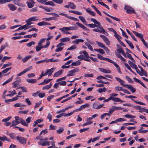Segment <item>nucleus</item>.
I'll return each mask as SVG.
<instances>
[{
	"instance_id": "nucleus-1",
	"label": "nucleus",
	"mask_w": 148,
	"mask_h": 148,
	"mask_svg": "<svg viewBox=\"0 0 148 148\" xmlns=\"http://www.w3.org/2000/svg\"><path fill=\"white\" fill-rule=\"evenodd\" d=\"M90 20L91 21L93 22L95 24L98 25V27L100 29L99 30L98 28H94L93 29V31L101 33H105L106 31L103 28L99 22L97 21L95 19L93 18H91Z\"/></svg>"
},
{
	"instance_id": "nucleus-2",
	"label": "nucleus",
	"mask_w": 148,
	"mask_h": 148,
	"mask_svg": "<svg viewBox=\"0 0 148 148\" xmlns=\"http://www.w3.org/2000/svg\"><path fill=\"white\" fill-rule=\"evenodd\" d=\"M73 25L75 26H70L68 27H64L62 28H59V29L61 30L64 34H71V33L67 31L77 30L78 28V27H77L75 24H74Z\"/></svg>"
},
{
	"instance_id": "nucleus-3",
	"label": "nucleus",
	"mask_w": 148,
	"mask_h": 148,
	"mask_svg": "<svg viewBox=\"0 0 148 148\" xmlns=\"http://www.w3.org/2000/svg\"><path fill=\"white\" fill-rule=\"evenodd\" d=\"M48 140V138H45L43 139H40V141L38 142L39 145H41L42 146H45L46 145H49L50 142L46 141Z\"/></svg>"
},
{
	"instance_id": "nucleus-4",
	"label": "nucleus",
	"mask_w": 148,
	"mask_h": 148,
	"mask_svg": "<svg viewBox=\"0 0 148 148\" xmlns=\"http://www.w3.org/2000/svg\"><path fill=\"white\" fill-rule=\"evenodd\" d=\"M16 139L18 142L23 145L25 144L27 141V139L26 138L19 136H17Z\"/></svg>"
},
{
	"instance_id": "nucleus-5",
	"label": "nucleus",
	"mask_w": 148,
	"mask_h": 148,
	"mask_svg": "<svg viewBox=\"0 0 148 148\" xmlns=\"http://www.w3.org/2000/svg\"><path fill=\"white\" fill-rule=\"evenodd\" d=\"M124 9L126 10V12L127 14H131L132 13H136V12H134V9L131 7L125 6L124 7Z\"/></svg>"
},
{
	"instance_id": "nucleus-6",
	"label": "nucleus",
	"mask_w": 148,
	"mask_h": 148,
	"mask_svg": "<svg viewBox=\"0 0 148 148\" xmlns=\"http://www.w3.org/2000/svg\"><path fill=\"white\" fill-rule=\"evenodd\" d=\"M14 118L15 120L12 121V125L10 127L16 126L20 123V117L18 116H16Z\"/></svg>"
},
{
	"instance_id": "nucleus-7",
	"label": "nucleus",
	"mask_w": 148,
	"mask_h": 148,
	"mask_svg": "<svg viewBox=\"0 0 148 148\" xmlns=\"http://www.w3.org/2000/svg\"><path fill=\"white\" fill-rule=\"evenodd\" d=\"M100 36L103 39L104 42L108 45H110V42L108 38L105 36L104 35H100Z\"/></svg>"
},
{
	"instance_id": "nucleus-8",
	"label": "nucleus",
	"mask_w": 148,
	"mask_h": 148,
	"mask_svg": "<svg viewBox=\"0 0 148 148\" xmlns=\"http://www.w3.org/2000/svg\"><path fill=\"white\" fill-rule=\"evenodd\" d=\"M32 69V66H29L27 69H24L23 71L18 73L17 75V76L18 77L20 76L25 73H26L27 71L30 70Z\"/></svg>"
},
{
	"instance_id": "nucleus-9",
	"label": "nucleus",
	"mask_w": 148,
	"mask_h": 148,
	"mask_svg": "<svg viewBox=\"0 0 148 148\" xmlns=\"http://www.w3.org/2000/svg\"><path fill=\"white\" fill-rule=\"evenodd\" d=\"M55 69V68H52L50 69L46 70H45V73H46L47 75H48V77L51 76Z\"/></svg>"
},
{
	"instance_id": "nucleus-10",
	"label": "nucleus",
	"mask_w": 148,
	"mask_h": 148,
	"mask_svg": "<svg viewBox=\"0 0 148 148\" xmlns=\"http://www.w3.org/2000/svg\"><path fill=\"white\" fill-rule=\"evenodd\" d=\"M8 6L10 10L12 11L16 10L17 8V7L13 4H8Z\"/></svg>"
},
{
	"instance_id": "nucleus-11",
	"label": "nucleus",
	"mask_w": 148,
	"mask_h": 148,
	"mask_svg": "<svg viewBox=\"0 0 148 148\" xmlns=\"http://www.w3.org/2000/svg\"><path fill=\"white\" fill-rule=\"evenodd\" d=\"M126 88H128L133 93H134L136 91L135 88L132 87L131 85L127 84Z\"/></svg>"
},
{
	"instance_id": "nucleus-12",
	"label": "nucleus",
	"mask_w": 148,
	"mask_h": 148,
	"mask_svg": "<svg viewBox=\"0 0 148 148\" xmlns=\"http://www.w3.org/2000/svg\"><path fill=\"white\" fill-rule=\"evenodd\" d=\"M13 1V3L19 6H23L22 4L20 3V0H12Z\"/></svg>"
},
{
	"instance_id": "nucleus-13",
	"label": "nucleus",
	"mask_w": 148,
	"mask_h": 148,
	"mask_svg": "<svg viewBox=\"0 0 148 148\" xmlns=\"http://www.w3.org/2000/svg\"><path fill=\"white\" fill-rule=\"evenodd\" d=\"M37 25L39 26H42L44 25H50L51 24L49 23L45 22V21H42L37 23Z\"/></svg>"
},
{
	"instance_id": "nucleus-14",
	"label": "nucleus",
	"mask_w": 148,
	"mask_h": 148,
	"mask_svg": "<svg viewBox=\"0 0 148 148\" xmlns=\"http://www.w3.org/2000/svg\"><path fill=\"white\" fill-rule=\"evenodd\" d=\"M84 41V40L82 39H77L75 40H73L72 41V43L76 45H77L79 44L80 42H83Z\"/></svg>"
},
{
	"instance_id": "nucleus-15",
	"label": "nucleus",
	"mask_w": 148,
	"mask_h": 148,
	"mask_svg": "<svg viewBox=\"0 0 148 148\" xmlns=\"http://www.w3.org/2000/svg\"><path fill=\"white\" fill-rule=\"evenodd\" d=\"M63 72L62 70H61L59 71L58 72H56L53 75L54 77H57L59 76L60 75H61Z\"/></svg>"
},
{
	"instance_id": "nucleus-16",
	"label": "nucleus",
	"mask_w": 148,
	"mask_h": 148,
	"mask_svg": "<svg viewBox=\"0 0 148 148\" xmlns=\"http://www.w3.org/2000/svg\"><path fill=\"white\" fill-rule=\"evenodd\" d=\"M111 100L114 102H119L121 103L125 102L124 101L121 100L118 97H111Z\"/></svg>"
},
{
	"instance_id": "nucleus-17",
	"label": "nucleus",
	"mask_w": 148,
	"mask_h": 148,
	"mask_svg": "<svg viewBox=\"0 0 148 148\" xmlns=\"http://www.w3.org/2000/svg\"><path fill=\"white\" fill-rule=\"evenodd\" d=\"M70 38L69 37H65L61 38L60 39V42H62L64 43L66 42H69L70 41Z\"/></svg>"
},
{
	"instance_id": "nucleus-18",
	"label": "nucleus",
	"mask_w": 148,
	"mask_h": 148,
	"mask_svg": "<svg viewBox=\"0 0 148 148\" xmlns=\"http://www.w3.org/2000/svg\"><path fill=\"white\" fill-rule=\"evenodd\" d=\"M100 70L103 73H111V71L110 70H106L105 69L100 68H99Z\"/></svg>"
},
{
	"instance_id": "nucleus-19",
	"label": "nucleus",
	"mask_w": 148,
	"mask_h": 148,
	"mask_svg": "<svg viewBox=\"0 0 148 148\" xmlns=\"http://www.w3.org/2000/svg\"><path fill=\"white\" fill-rule=\"evenodd\" d=\"M94 50L95 51L98 52L101 54H103L105 53V52L104 50L101 49H94Z\"/></svg>"
},
{
	"instance_id": "nucleus-20",
	"label": "nucleus",
	"mask_w": 148,
	"mask_h": 148,
	"mask_svg": "<svg viewBox=\"0 0 148 148\" xmlns=\"http://www.w3.org/2000/svg\"><path fill=\"white\" fill-rule=\"evenodd\" d=\"M26 81L27 82L30 83H35L37 81V80L35 79H27Z\"/></svg>"
},
{
	"instance_id": "nucleus-21",
	"label": "nucleus",
	"mask_w": 148,
	"mask_h": 148,
	"mask_svg": "<svg viewBox=\"0 0 148 148\" xmlns=\"http://www.w3.org/2000/svg\"><path fill=\"white\" fill-rule=\"evenodd\" d=\"M133 33L137 37L140 38V39L143 37V35L142 34H140L138 33L136 31H133Z\"/></svg>"
},
{
	"instance_id": "nucleus-22",
	"label": "nucleus",
	"mask_w": 148,
	"mask_h": 148,
	"mask_svg": "<svg viewBox=\"0 0 148 148\" xmlns=\"http://www.w3.org/2000/svg\"><path fill=\"white\" fill-rule=\"evenodd\" d=\"M23 125L25 126H28V124H27L25 121L22 118H20V123Z\"/></svg>"
},
{
	"instance_id": "nucleus-23",
	"label": "nucleus",
	"mask_w": 148,
	"mask_h": 148,
	"mask_svg": "<svg viewBox=\"0 0 148 148\" xmlns=\"http://www.w3.org/2000/svg\"><path fill=\"white\" fill-rule=\"evenodd\" d=\"M76 24L78 25L79 26L81 27V28L83 29L87 30V28L85 27L84 25L83 24H82L81 23H78V22H77L76 23Z\"/></svg>"
},
{
	"instance_id": "nucleus-24",
	"label": "nucleus",
	"mask_w": 148,
	"mask_h": 148,
	"mask_svg": "<svg viewBox=\"0 0 148 148\" xmlns=\"http://www.w3.org/2000/svg\"><path fill=\"white\" fill-rule=\"evenodd\" d=\"M86 10L88 13L92 16H95L96 15L95 13L90 10L89 8L86 9Z\"/></svg>"
},
{
	"instance_id": "nucleus-25",
	"label": "nucleus",
	"mask_w": 148,
	"mask_h": 148,
	"mask_svg": "<svg viewBox=\"0 0 148 148\" xmlns=\"http://www.w3.org/2000/svg\"><path fill=\"white\" fill-rule=\"evenodd\" d=\"M90 107V105L89 103H86L80 106V107L82 110L86 108H88Z\"/></svg>"
},
{
	"instance_id": "nucleus-26",
	"label": "nucleus",
	"mask_w": 148,
	"mask_h": 148,
	"mask_svg": "<svg viewBox=\"0 0 148 148\" xmlns=\"http://www.w3.org/2000/svg\"><path fill=\"white\" fill-rule=\"evenodd\" d=\"M45 5H50L53 7L55 6V4L51 1H47V2L45 3Z\"/></svg>"
},
{
	"instance_id": "nucleus-27",
	"label": "nucleus",
	"mask_w": 148,
	"mask_h": 148,
	"mask_svg": "<svg viewBox=\"0 0 148 148\" xmlns=\"http://www.w3.org/2000/svg\"><path fill=\"white\" fill-rule=\"evenodd\" d=\"M29 21H36L38 20V17L36 16L32 17L28 19Z\"/></svg>"
},
{
	"instance_id": "nucleus-28",
	"label": "nucleus",
	"mask_w": 148,
	"mask_h": 148,
	"mask_svg": "<svg viewBox=\"0 0 148 148\" xmlns=\"http://www.w3.org/2000/svg\"><path fill=\"white\" fill-rule=\"evenodd\" d=\"M32 56H28L25 57L23 59H22V61L23 62H25L27 61L29 59L31 58Z\"/></svg>"
},
{
	"instance_id": "nucleus-29",
	"label": "nucleus",
	"mask_w": 148,
	"mask_h": 148,
	"mask_svg": "<svg viewBox=\"0 0 148 148\" xmlns=\"http://www.w3.org/2000/svg\"><path fill=\"white\" fill-rule=\"evenodd\" d=\"M1 140L2 141H4L5 140L10 142V140L7 137L5 136H3L1 137Z\"/></svg>"
},
{
	"instance_id": "nucleus-30",
	"label": "nucleus",
	"mask_w": 148,
	"mask_h": 148,
	"mask_svg": "<svg viewBox=\"0 0 148 148\" xmlns=\"http://www.w3.org/2000/svg\"><path fill=\"white\" fill-rule=\"evenodd\" d=\"M81 64L80 61V60H78L75 62H73L72 63V66H77L80 64Z\"/></svg>"
},
{
	"instance_id": "nucleus-31",
	"label": "nucleus",
	"mask_w": 148,
	"mask_h": 148,
	"mask_svg": "<svg viewBox=\"0 0 148 148\" xmlns=\"http://www.w3.org/2000/svg\"><path fill=\"white\" fill-rule=\"evenodd\" d=\"M87 26L88 27H90V28H95V27H97V28H98L99 30H100V29L99 28H98V26H97L95 24H92V23L90 24H87Z\"/></svg>"
},
{
	"instance_id": "nucleus-32",
	"label": "nucleus",
	"mask_w": 148,
	"mask_h": 148,
	"mask_svg": "<svg viewBox=\"0 0 148 148\" xmlns=\"http://www.w3.org/2000/svg\"><path fill=\"white\" fill-rule=\"evenodd\" d=\"M13 76H14L13 75H12V77L11 78H9L8 80H7L5 81V82H4L2 84V85L3 86V85L7 84L8 83L10 82H11L12 79L13 77Z\"/></svg>"
},
{
	"instance_id": "nucleus-33",
	"label": "nucleus",
	"mask_w": 148,
	"mask_h": 148,
	"mask_svg": "<svg viewBox=\"0 0 148 148\" xmlns=\"http://www.w3.org/2000/svg\"><path fill=\"white\" fill-rule=\"evenodd\" d=\"M26 3L27 4V6L29 8H32L34 6V4L32 3L31 2L30 3L28 1H27Z\"/></svg>"
},
{
	"instance_id": "nucleus-34",
	"label": "nucleus",
	"mask_w": 148,
	"mask_h": 148,
	"mask_svg": "<svg viewBox=\"0 0 148 148\" xmlns=\"http://www.w3.org/2000/svg\"><path fill=\"white\" fill-rule=\"evenodd\" d=\"M54 18L53 17H51L49 18H44L42 20L46 21H49L52 20H54Z\"/></svg>"
},
{
	"instance_id": "nucleus-35",
	"label": "nucleus",
	"mask_w": 148,
	"mask_h": 148,
	"mask_svg": "<svg viewBox=\"0 0 148 148\" xmlns=\"http://www.w3.org/2000/svg\"><path fill=\"white\" fill-rule=\"evenodd\" d=\"M69 8L72 9H75L76 8L75 5H74V3H73L70 2L69 3Z\"/></svg>"
},
{
	"instance_id": "nucleus-36",
	"label": "nucleus",
	"mask_w": 148,
	"mask_h": 148,
	"mask_svg": "<svg viewBox=\"0 0 148 148\" xmlns=\"http://www.w3.org/2000/svg\"><path fill=\"white\" fill-rule=\"evenodd\" d=\"M114 36L117 39L119 42L121 41V37L116 32L114 33Z\"/></svg>"
},
{
	"instance_id": "nucleus-37",
	"label": "nucleus",
	"mask_w": 148,
	"mask_h": 148,
	"mask_svg": "<svg viewBox=\"0 0 148 148\" xmlns=\"http://www.w3.org/2000/svg\"><path fill=\"white\" fill-rule=\"evenodd\" d=\"M125 40L132 49H133L134 48V46L130 41L127 40L126 39H125Z\"/></svg>"
},
{
	"instance_id": "nucleus-38",
	"label": "nucleus",
	"mask_w": 148,
	"mask_h": 148,
	"mask_svg": "<svg viewBox=\"0 0 148 148\" xmlns=\"http://www.w3.org/2000/svg\"><path fill=\"white\" fill-rule=\"evenodd\" d=\"M106 90V89L105 87H104L103 88H100L98 90V91L99 93H101L102 92H105Z\"/></svg>"
},
{
	"instance_id": "nucleus-39",
	"label": "nucleus",
	"mask_w": 148,
	"mask_h": 148,
	"mask_svg": "<svg viewBox=\"0 0 148 148\" xmlns=\"http://www.w3.org/2000/svg\"><path fill=\"white\" fill-rule=\"evenodd\" d=\"M52 86V84L50 83L49 85H47L45 86H44L42 88V89L43 90H47L49 89Z\"/></svg>"
},
{
	"instance_id": "nucleus-40",
	"label": "nucleus",
	"mask_w": 148,
	"mask_h": 148,
	"mask_svg": "<svg viewBox=\"0 0 148 148\" xmlns=\"http://www.w3.org/2000/svg\"><path fill=\"white\" fill-rule=\"evenodd\" d=\"M12 67H10L8 68H6L4 69V70L2 71V73H3V75L4 73H6L8 72L11 69Z\"/></svg>"
},
{
	"instance_id": "nucleus-41",
	"label": "nucleus",
	"mask_w": 148,
	"mask_h": 148,
	"mask_svg": "<svg viewBox=\"0 0 148 148\" xmlns=\"http://www.w3.org/2000/svg\"><path fill=\"white\" fill-rule=\"evenodd\" d=\"M12 63H10V62H8L7 64H4L3 65L2 68H1V69H4V68H5L7 67H8V66H11L12 65Z\"/></svg>"
},
{
	"instance_id": "nucleus-42",
	"label": "nucleus",
	"mask_w": 148,
	"mask_h": 148,
	"mask_svg": "<svg viewBox=\"0 0 148 148\" xmlns=\"http://www.w3.org/2000/svg\"><path fill=\"white\" fill-rule=\"evenodd\" d=\"M115 89L117 91H123V89L122 87L119 86H116L115 87Z\"/></svg>"
},
{
	"instance_id": "nucleus-43",
	"label": "nucleus",
	"mask_w": 148,
	"mask_h": 148,
	"mask_svg": "<svg viewBox=\"0 0 148 148\" xmlns=\"http://www.w3.org/2000/svg\"><path fill=\"white\" fill-rule=\"evenodd\" d=\"M25 105L23 104H22L21 103H16L14 105V106L15 107H25Z\"/></svg>"
},
{
	"instance_id": "nucleus-44",
	"label": "nucleus",
	"mask_w": 148,
	"mask_h": 148,
	"mask_svg": "<svg viewBox=\"0 0 148 148\" xmlns=\"http://www.w3.org/2000/svg\"><path fill=\"white\" fill-rule=\"evenodd\" d=\"M96 42L99 47L101 48H103L104 46V45L101 42H99L98 41H96Z\"/></svg>"
},
{
	"instance_id": "nucleus-45",
	"label": "nucleus",
	"mask_w": 148,
	"mask_h": 148,
	"mask_svg": "<svg viewBox=\"0 0 148 148\" xmlns=\"http://www.w3.org/2000/svg\"><path fill=\"white\" fill-rule=\"evenodd\" d=\"M117 51L118 52H119L121 53L126 58V54L124 51L123 50V49H118Z\"/></svg>"
},
{
	"instance_id": "nucleus-46",
	"label": "nucleus",
	"mask_w": 148,
	"mask_h": 148,
	"mask_svg": "<svg viewBox=\"0 0 148 148\" xmlns=\"http://www.w3.org/2000/svg\"><path fill=\"white\" fill-rule=\"evenodd\" d=\"M21 88L22 89V92H26L27 91V88L25 87L20 86L17 89Z\"/></svg>"
},
{
	"instance_id": "nucleus-47",
	"label": "nucleus",
	"mask_w": 148,
	"mask_h": 148,
	"mask_svg": "<svg viewBox=\"0 0 148 148\" xmlns=\"http://www.w3.org/2000/svg\"><path fill=\"white\" fill-rule=\"evenodd\" d=\"M36 51L37 52L39 51L41 49L43 48L42 46L38 45L35 47Z\"/></svg>"
},
{
	"instance_id": "nucleus-48",
	"label": "nucleus",
	"mask_w": 148,
	"mask_h": 148,
	"mask_svg": "<svg viewBox=\"0 0 148 148\" xmlns=\"http://www.w3.org/2000/svg\"><path fill=\"white\" fill-rule=\"evenodd\" d=\"M143 128V127H141L140 129L138 130V132L140 133H143L145 134L148 132V130H142V129Z\"/></svg>"
},
{
	"instance_id": "nucleus-49",
	"label": "nucleus",
	"mask_w": 148,
	"mask_h": 148,
	"mask_svg": "<svg viewBox=\"0 0 148 148\" xmlns=\"http://www.w3.org/2000/svg\"><path fill=\"white\" fill-rule=\"evenodd\" d=\"M44 10L46 12H49L52 10L53 8H49L47 7H45Z\"/></svg>"
},
{
	"instance_id": "nucleus-50",
	"label": "nucleus",
	"mask_w": 148,
	"mask_h": 148,
	"mask_svg": "<svg viewBox=\"0 0 148 148\" xmlns=\"http://www.w3.org/2000/svg\"><path fill=\"white\" fill-rule=\"evenodd\" d=\"M79 18L82 22L85 24V23H86V21L85 19L82 16H79Z\"/></svg>"
},
{
	"instance_id": "nucleus-51",
	"label": "nucleus",
	"mask_w": 148,
	"mask_h": 148,
	"mask_svg": "<svg viewBox=\"0 0 148 148\" xmlns=\"http://www.w3.org/2000/svg\"><path fill=\"white\" fill-rule=\"evenodd\" d=\"M75 75L74 74L72 70H71L68 73L67 75V77H69L71 76H74Z\"/></svg>"
},
{
	"instance_id": "nucleus-52",
	"label": "nucleus",
	"mask_w": 148,
	"mask_h": 148,
	"mask_svg": "<svg viewBox=\"0 0 148 148\" xmlns=\"http://www.w3.org/2000/svg\"><path fill=\"white\" fill-rule=\"evenodd\" d=\"M121 60L125 62L126 60L122 56H121L120 54H117L116 55Z\"/></svg>"
},
{
	"instance_id": "nucleus-53",
	"label": "nucleus",
	"mask_w": 148,
	"mask_h": 148,
	"mask_svg": "<svg viewBox=\"0 0 148 148\" xmlns=\"http://www.w3.org/2000/svg\"><path fill=\"white\" fill-rule=\"evenodd\" d=\"M77 48L76 46L74 45L73 46H71L70 47L68 48L67 49V50H74L75 49Z\"/></svg>"
},
{
	"instance_id": "nucleus-54",
	"label": "nucleus",
	"mask_w": 148,
	"mask_h": 148,
	"mask_svg": "<svg viewBox=\"0 0 148 148\" xmlns=\"http://www.w3.org/2000/svg\"><path fill=\"white\" fill-rule=\"evenodd\" d=\"M53 1L56 3L58 4H60L62 3L63 1V0H51Z\"/></svg>"
},
{
	"instance_id": "nucleus-55",
	"label": "nucleus",
	"mask_w": 148,
	"mask_h": 148,
	"mask_svg": "<svg viewBox=\"0 0 148 148\" xmlns=\"http://www.w3.org/2000/svg\"><path fill=\"white\" fill-rule=\"evenodd\" d=\"M23 26L24 30L27 29L31 27L30 26H29L27 23L25 25H23Z\"/></svg>"
},
{
	"instance_id": "nucleus-56",
	"label": "nucleus",
	"mask_w": 148,
	"mask_h": 148,
	"mask_svg": "<svg viewBox=\"0 0 148 148\" xmlns=\"http://www.w3.org/2000/svg\"><path fill=\"white\" fill-rule=\"evenodd\" d=\"M52 80V79H45L44 80L43 82L44 84H46L49 82H50Z\"/></svg>"
},
{
	"instance_id": "nucleus-57",
	"label": "nucleus",
	"mask_w": 148,
	"mask_h": 148,
	"mask_svg": "<svg viewBox=\"0 0 148 148\" xmlns=\"http://www.w3.org/2000/svg\"><path fill=\"white\" fill-rule=\"evenodd\" d=\"M119 83L121 85L125 87H126L127 85V84H124L125 83V82L124 81L122 80V79L120 82Z\"/></svg>"
},
{
	"instance_id": "nucleus-58",
	"label": "nucleus",
	"mask_w": 148,
	"mask_h": 148,
	"mask_svg": "<svg viewBox=\"0 0 148 148\" xmlns=\"http://www.w3.org/2000/svg\"><path fill=\"white\" fill-rule=\"evenodd\" d=\"M57 47V48L55 50V51L56 52H58L61 51H62L63 49V47Z\"/></svg>"
},
{
	"instance_id": "nucleus-59",
	"label": "nucleus",
	"mask_w": 148,
	"mask_h": 148,
	"mask_svg": "<svg viewBox=\"0 0 148 148\" xmlns=\"http://www.w3.org/2000/svg\"><path fill=\"white\" fill-rule=\"evenodd\" d=\"M64 130V129L62 127H60L59 129L56 131L57 133L58 134H60L62 133Z\"/></svg>"
},
{
	"instance_id": "nucleus-60",
	"label": "nucleus",
	"mask_w": 148,
	"mask_h": 148,
	"mask_svg": "<svg viewBox=\"0 0 148 148\" xmlns=\"http://www.w3.org/2000/svg\"><path fill=\"white\" fill-rule=\"evenodd\" d=\"M69 18L71 20L75 21H78L79 20L76 18L75 17H73L70 16H68V17L67 18Z\"/></svg>"
},
{
	"instance_id": "nucleus-61",
	"label": "nucleus",
	"mask_w": 148,
	"mask_h": 148,
	"mask_svg": "<svg viewBox=\"0 0 148 148\" xmlns=\"http://www.w3.org/2000/svg\"><path fill=\"white\" fill-rule=\"evenodd\" d=\"M45 92H41L38 93V96L40 98H42L45 96Z\"/></svg>"
},
{
	"instance_id": "nucleus-62",
	"label": "nucleus",
	"mask_w": 148,
	"mask_h": 148,
	"mask_svg": "<svg viewBox=\"0 0 148 148\" xmlns=\"http://www.w3.org/2000/svg\"><path fill=\"white\" fill-rule=\"evenodd\" d=\"M98 106V104L97 102H95L92 105L93 108L96 109H97V106Z\"/></svg>"
},
{
	"instance_id": "nucleus-63",
	"label": "nucleus",
	"mask_w": 148,
	"mask_h": 148,
	"mask_svg": "<svg viewBox=\"0 0 148 148\" xmlns=\"http://www.w3.org/2000/svg\"><path fill=\"white\" fill-rule=\"evenodd\" d=\"M114 110H115L114 108V106H112L110 109L109 113L112 114Z\"/></svg>"
},
{
	"instance_id": "nucleus-64",
	"label": "nucleus",
	"mask_w": 148,
	"mask_h": 148,
	"mask_svg": "<svg viewBox=\"0 0 148 148\" xmlns=\"http://www.w3.org/2000/svg\"><path fill=\"white\" fill-rule=\"evenodd\" d=\"M59 85L60 86H65L66 84V82L65 81H62L58 82Z\"/></svg>"
}]
</instances>
